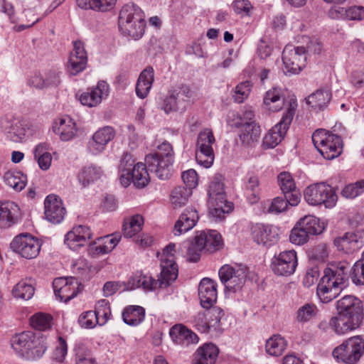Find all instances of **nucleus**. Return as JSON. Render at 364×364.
<instances>
[{"label":"nucleus","mask_w":364,"mask_h":364,"mask_svg":"<svg viewBox=\"0 0 364 364\" xmlns=\"http://www.w3.org/2000/svg\"><path fill=\"white\" fill-rule=\"evenodd\" d=\"M337 316L332 317L330 326L339 335L358 328L362 323L363 304L353 295H346L336 302Z\"/></svg>","instance_id":"nucleus-1"},{"label":"nucleus","mask_w":364,"mask_h":364,"mask_svg":"<svg viewBox=\"0 0 364 364\" xmlns=\"http://www.w3.org/2000/svg\"><path fill=\"white\" fill-rule=\"evenodd\" d=\"M348 272V265L341 262L325 269L316 289L321 302L329 303L340 294L347 285Z\"/></svg>","instance_id":"nucleus-2"},{"label":"nucleus","mask_w":364,"mask_h":364,"mask_svg":"<svg viewBox=\"0 0 364 364\" xmlns=\"http://www.w3.org/2000/svg\"><path fill=\"white\" fill-rule=\"evenodd\" d=\"M12 348L21 358L36 360L43 357L48 348L46 337L41 333L23 331L11 339Z\"/></svg>","instance_id":"nucleus-3"},{"label":"nucleus","mask_w":364,"mask_h":364,"mask_svg":"<svg viewBox=\"0 0 364 364\" xmlns=\"http://www.w3.org/2000/svg\"><path fill=\"white\" fill-rule=\"evenodd\" d=\"M144 13L136 4L128 3L122 6L119 16V28L124 36L134 40L144 33L146 22Z\"/></svg>","instance_id":"nucleus-4"},{"label":"nucleus","mask_w":364,"mask_h":364,"mask_svg":"<svg viewBox=\"0 0 364 364\" xmlns=\"http://www.w3.org/2000/svg\"><path fill=\"white\" fill-rule=\"evenodd\" d=\"M223 245L221 235L216 230L202 231L197 234L194 240L189 242L187 246L188 259L196 262L200 258L203 250L213 252Z\"/></svg>","instance_id":"nucleus-5"},{"label":"nucleus","mask_w":364,"mask_h":364,"mask_svg":"<svg viewBox=\"0 0 364 364\" xmlns=\"http://www.w3.org/2000/svg\"><path fill=\"white\" fill-rule=\"evenodd\" d=\"M312 141L318 151L328 160L339 156L343 151L341 136L325 129L316 130L312 134Z\"/></svg>","instance_id":"nucleus-6"},{"label":"nucleus","mask_w":364,"mask_h":364,"mask_svg":"<svg viewBox=\"0 0 364 364\" xmlns=\"http://www.w3.org/2000/svg\"><path fill=\"white\" fill-rule=\"evenodd\" d=\"M288 107L284 113L281 120L265 134L262 140V146L264 149H273L284 139L289 125L294 118L297 108V101L291 98L288 102Z\"/></svg>","instance_id":"nucleus-7"},{"label":"nucleus","mask_w":364,"mask_h":364,"mask_svg":"<svg viewBox=\"0 0 364 364\" xmlns=\"http://www.w3.org/2000/svg\"><path fill=\"white\" fill-rule=\"evenodd\" d=\"M304 197L310 205H323L327 208L334 207L338 199L334 188L326 183H317L309 186L304 190Z\"/></svg>","instance_id":"nucleus-8"},{"label":"nucleus","mask_w":364,"mask_h":364,"mask_svg":"<svg viewBox=\"0 0 364 364\" xmlns=\"http://www.w3.org/2000/svg\"><path fill=\"white\" fill-rule=\"evenodd\" d=\"M218 274L225 287V294L237 293L242 290L245 284L247 268L242 264H225L220 268Z\"/></svg>","instance_id":"nucleus-9"},{"label":"nucleus","mask_w":364,"mask_h":364,"mask_svg":"<svg viewBox=\"0 0 364 364\" xmlns=\"http://www.w3.org/2000/svg\"><path fill=\"white\" fill-rule=\"evenodd\" d=\"M332 354L338 361L355 364L364 355V338L359 336L351 337L335 348Z\"/></svg>","instance_id":"nucleus-10"},{"label":"nucleus","mask_w":364,"mask_h":364,"mask_svg":"<svg viewBox=\"0 0 364 364\" xmlns=\"http://www.w3.org/2000/svg\"><path fill=\"white\" fill-rule=\"evenodd\" d=\"M306 58L304 47L287 45L282 52L284 73L287 75L299 74L306 67Z\"/></svg>","instance_id":"nucleus-11"},{"label":"nucleus","mask_w":364,"mask_h":364,"mask_svg":"<svg viewBox=\"0 0 364 364\" xmlns=\"http://www.w3.org/2000/svg\"><path fill=\"white\" fill-rule=\"evenodd\" d=\"M41 246V241L29 233L18 235L10 244L11 249L14 252L27 259L37 257Z\"/></svg>","instance_id":"nucleus-12"},{"label":"nucleus","mask_w":364,"mask_h":364,"mask_svg":"<svg viewBox=\"0 0 364 364\" xmlns=\"http://www.w3.org/2000/svg\"><path fill=\"white\" fill-rule=\"evenodd\" d=\"M214 142L215 137L210 129H205L198 134L196 159L198 164L205 168H209L213 165L215 156L212 146Z\"/></svg>","instance_id":"nucleus-13"},{"label":"nucleus","mask_w":364,"mask_h":364,"mask_svg":"<svg viewBox=\"0 0 364 364\" xmlns=\"http://www.w3.org/2000/svg\"><path fill=\"white\" fill-rule=\"evenodd\" d=\"M0 127L6 138L13 142H21L26 137L27 124L19 118L8 116L3 117L0 121Z\"/></svg>","instance_id":"nucleus-14"},{"label":"nucleus","mask_w":364,"mask_h":364,"mask_svg":"<svg viewBox=\"0 0 364 364\" xmlns=\"http://www.w3.org/2000/svg\"><path fill=\"white\" fill-rule=\"evenodd\" d=\"M53 287L55 296L65 302L73 299L82 289L78 279L73 277L55 279L53 282Z\"/></svg>","instance_id":"nucleus-15"},{"label":"nucleus","mask_w":364,"mask_h":364,"mask_svg":"<svg viewBox=\"0 0 364 364\" xmlns=\"http://www.w3.org/2000/svg\"><path fill=\"white\" fill-rule=\"evenodd\" d=\"M333 243L339 251L352 254L363 246L364 230H357L346 232L342 236L336 237Z\"/></svg>","instance_id":"nucleus-16"},{"label":"nucleus","mask_w":364,"mask_h":364,"mask_svg":"<svg viewBox=\"0 0 364 364\" xmlns=\"http://www.w3.org/2000/svg\"><path fill=\"white\" fill-rule=\"evenodd\" d=\"M273 272L280 276H289L294 273L297 267L296 252L294 250L282 252L273 259Z\"/></svg>","instance_id":"nucleus-17"},{"label":"nucleus","mask_w":364,"mask_h":364,"mask_svg":"<svg viewBox=\"0 0 364 364\" xmlns=\"http://www.w3.org/2000/svg\"><path fill=\"white\" fill-rule=\"evenodd\" d=\"M115 136V132L112 127L106 126L99 129L92 135L87 144V151L92 155H98L106 148L107 144Z\"/></svg>","instance_id":"nucleus-18"},{"label":"nucleus","mask_w":364,"mask_h":364,"mask_svg":"<svg viewBox=\"0 0 364 364\" xmlns=\"http://www.w3.org/2000/svg\"><path fill=\"white\" fill-rule=\"evenodd\" d=\"M87 55L84 44L80 41L73 43V50L71 52L68 63V71L72 75H76L86 68Z\"/></svg>","instance_id":"nucleus-19"},{"label":"nucleus","mask_w":364,"mask_h":364,"mask_svg":"<svg viewBox=\"0 0 364 364\" xmlns=\"http://www.w3.org/2000/svg\"><path fill=\"white\" fill-rule=\"evenodd\" d=\"M108 94L109 85L105 81H100L96 87L82 93L79 96V100L84 106L96 107L108 96Z\"/></svg>","instance_id":"nucleus-20"},{"label":"nucleus","mask_w":364,"mask_h":364,"mask_svg":"<svg viewBox=\"0 0 364 364\" xmlns=\"http://www.w3.org/2000/svg\"><path fill=\"white\" fill-rule=\"evenodd\" d=\"M45 216L46 219L53 223L62 222L65 215V208L62 200L55 195L48 196L44 201Z\"/></svg>","instance_id":"nucleus-21"},{"label":"nucleus","mask_w":364,"mask_h":364,"mask_svg":"<svg viewBox=\"0 0 364 364\" xmlns=\"http://www.w3.org/2000/svg\"><path fill=\"white\" fill-rule=\"evenodd\" d=\"M145 161L149 171L154 172L159 179L166 180L170 177L173 161L150 154L146 156Z\"/></svg>","instance_id":"nucleus-22"},{"label":"nucleus","mask_w":364,"mask_h":364,"mask_svg":"<svg viewBox=\"0 0 364 364\" xmlns=\"http://www.w3.org/2000/svg\"><path fill=\"white\" fill-rule=\"evenodd\" d=\"M120 240L121 236L119 234L99 237L95 242L90 244L88 252L92 257L107 254L110 252L117 246Z\"/></svg>","instance_id":"nucleus-23"},{"label":"nucleus","mask_w":364,"mask_h":364,"mask_svg":"<svg viewBox=\"0 0 364 364\" xmlns=\"http://www.w3.org/2000/svg\"><path fill=\"white\" fill-rule=\"evenodd\" d=\"M217 285L209 278H203L198 286V296L203 308L208 309L213 306L217 300Z\"/></svg>","instance_id":"nucleus-24"},{"label":"nucleus","mask_w":364,"mask_h":364,"mask_svg":"<svg viewBox=\"0 0 364 364\" xmlns=\"http://www.w3.org/2000/svg\"><path fill=\"white\" fill-rule=\"evenodd\" d=\"M252 237L257 244L271 245L278 240V234L273 227L264 224H255L251 228Z\"/></svg>","instance_id":"nucleus-25"},{"label":"nucleus","mask_w":364,"mask_h":364,"mask_svg":"<svg viewBox=\"0 0 364 364\" xmlns=\"http://www.w3.org/2000/svg\"><path fill=\"white\" fill-rule=\"evenodd\" d=\"M20 208L14 202L0 204V228H8L18 223Z\"/></svg>","instance_id":"nucleus-26"},{"label":"nucleus","mask_w":364,"mask_h":364,"mask_svg":"<svg viewBox=\"0 0 364 364\" xmlns=\"http://www.w3.org/2000/svg\"><path fill=\"white\" fill-rule=\"evenodd\" d=\"M198 218L199 217L196 209L192 208L185 209L175 223L173 234L175 235H180L191 230L196 225Z\"/></svg>","instance_id":"nucleus-27"},{"label":"nucleus","mask_w":364,"mask_h":364,"mask_svg":"<svg viewBox=\"0 0 364 364\" xmlns=\"http://www.w3.org/2000/svg\"><path fill=\"white\" fill-rule=\"evenodd\" d=\"M53 130L60 136L62 141H65L73 139L77 131L75 121L69 116H64L55 121L53 125Z\"/></svg>","instance_id":"nucleus-28"},{"label":"nucleus","mask_w":364,"mask_h":364,"mask_svg":"<svg viewBox=\"0 0 364 364\" xmlns=\"http://www.w3.org/2000/svg\"><path fill=\"white\" fill-rule=\"evenodd\" d=\"M169 335L173 341L181 346H188L198 342V336L182 324L173 326L169 331Z\"/></svg>","instance_id":"nucleus-29"},{"label":"nucleus","mask_w":364,"mask_h":364,"mask_svg":"<svg viewBox=\"0 0 364 364\" xmlns=\"http://www.w3.org/2000/svg\"><path fill=\"white\" fill-rule=\"evenodd\" d=\"M160 261L159 287L163 288L170 285L177 278L178 269L177 264L171 257L169 259H160Z\"/></svg>","instance_id":"nucleus-30"},{"label":"nucleus","mask_w":364,"mask_h":364,"mask_svg":"<svg viewBox=\"0 0 364 364\" xmlns=\"http://www.w3.org/2000/svg\"><path fill=\"white\" fill-rule=\"evenodd\" d=\"M234 125L237 127H241L239 138L243 145L250 146L258 141L261 129L255 122H246L244 124L235 122Z\"/></svg>","instance_id":"nucleus-31"},{"label":"nucleus","mask_w":364,"mask_h":364,"mask_svg":"<svg viewBox=\"0 0 364 364\" xmlns=\"http://www.w3.org/2000/svg\"><path fill=\"white\" fill-rule=\"evenodd\" d=\"M218 347L211 343H204L193 354L192 364H215L218 355Z\"/></svg>","instance_id":"nucleus-32"},{"label":"nucleus","mask_w":364,"mask_h":364,"mask_svg":"<svg viewBox=\"0 0 364 364\" xmlns=\"http://www.w3.org/2000/svg\"><path fill=\"white\" fill-rule=\"evenodd\" d=\"M154 80V71L151 67L144 69L139 75L136 85V94L141 98H145L149 93Z\"/></svg>","instance_id":"nucleus-33"},{"label":"nucleus","mask_w":364,"mask_h":364,"mask_svg":"<svg viewBox=\"0 0 364 364\" xmlns=\"http://www.w3.org/2000/svg\"><path fill=\"white\" fill-rule=\"evenodd\" d=\"M332 18L345 20H362L364 19V7L350 6L347 9L344 7H335L329 12Z\"/></svg>","instance_id":"nucleus-34"},{"label":"nucleus","mask_w":364,"mask_h":364,"mask_svg":"<svg viewBox=\"0 0 364 364\" xmlns=\"http://www.w3.org/2000/svg\"><path fill=\"white\" fill-rule=\"evenodd\" d=\"M263 103L265 108L271 112H278L281 110L285 103L282 90L278 87H273L265 93Z\"/></svg>","instance_id":"nucleus-35"},{"label":"nucleus","mask_w":364,"mask_h":364,"mask_svg":"<svg viewBox=\"0 0 364 364\" xmlns=\"http://www.w3.org/2000/svg\"><path fill=\"white\" fill-rule=\"evenodd\" d=\"M129 289L142 288L145 291H151L159 287V279H154L148 274L136 273L128 283Z\"/></svg>","instance_id":"nucleus-36"},{"label":"nucleus","mask_w":364,"mask_h":364,"mask_svg":"<svg viewBox=\"0 0 364 364\" xmlns=\"http://www.w3.org/2000/svg\"><path fill=\"white\" fill-rule=\"evenodd\" d=\"M331 98V94L327 90L320 89L310 95L306 99V103L316 111L325 109Z\"/></svg>","instance_id":"nucleus-37"},{"label":"nucleus","mask_w":364,"mask_h":364,"mask_svg":"<svg viewBox=\"0 0 364 364\" xmlns=\"http://www.w3.org/2000/svg\"><path fill=\"white\" fill-rule=\"evenodd\" d=\"M287 341L279 334H274L266 341L265 351L271 355L280 356L286 350Z\"/></svg>","instance_id":"nucleus-38"},{"label":"nucleus","mask_w":364,"mask_h":364,"mask_svg":"<svg viewBox=\"0 0 364 364\" xmlns=\"http://www.w3.org/2000/svg\"><path fill=\"white\" fill-rule=\"evenodd\" d=\"M103 171L100 166L90 164L84 166L78 173L77 178L82 186L86 187L100 179Z\"/></svg>","instance_id":"nucleus-39"},{"label":"nucleus","mask_w":364,"mask_h":364,"mask_svg":"<svg viewBox=\"0 0 364 364\" xmlns=\"http://www.w3.org/2000/svg\"><path fill=\"white\" fill-rule=\"evenodd\" d=\"M4 181L16 191H21L26 185L27 176L21 171L9 170L4 173Z\"/></svg>","instance_id":"nucleus-40"},{"label":"nucleus","mask_w":364,"mask_h":364,"mask_svg":"<svg viewBox=\"0 0 364 364\" xmlns=\"http://www.w3.org/2000/svg\"><path fill=\"white\" fill-rule=\"evenodd\" d=\"M145 310L140 306H129L124 309L122 318L124 323L129 326H137L144 319Z\"/></svg>","instance_id":"nucleus-41"},{"label":"nucleus","mask_w":364,"mask_h":364,"mask_svg":"<svg viewBox=\"0 0 364 364\" xmlns=\"http://www.w3.org/2000/svg\"><path fill=\"white\" fill-rule=\"evenodd\" d=\"M208 203H215V201L223 203L226 200L224 191V185L220 177H215L210 182L208 190Z\"/></svg>","instance_id":"nucleus-42"},{"label":"nucleus","mask_w":364,"mask_h":364,"mask_svg":"<svg viewBox=\"0 0 364 364\" xmlns=\"http://www.w3.org/2000/svg\"><path fill=\"white\" fill-rule=\"evenodd\" d=\"M147 165L139 162L134 166L132 173V180L136 188H144L149 182Z\"/></svg>","instance_id":"nucleus-43"},{"label":"nucleus","mask_w":364,"mask_h":364,"mask_svg":"<svg viewBox=\"0 0 364 364\" xmlns=\"http://www.w3.org/2000/svg\"><path fill=\"white\" fill-rule=\"evenodd\" d=\"M299 223L309 236L321 234L324 230L323 223H321L318 218L313 215L304 217L299 220Z\"/></svg>","instance_id":"nucleus-44"},{"label":"nucleus","mask_w":364,"mask_h":364,"mask_svg":"<svg viewBox=\"0 0 364 364\" xmlns=\"http://www.w3.org/2000/svg\"><path fill=\"white\" fill-rule=\"evenodd\" d=\"M144 225V218L140 215H134L124 220L123 224V234L125 237H132L139 232Z\"/></svg>","instance_id":"nucleus-45"},{"label":"nucleus","mask_w":364,"mask_h":364,"mask_svg":"<svg viewBox=\"0 0 364 364\" xmlns=\"http://www.w3.org/2000/svg\"><path fill=\"white\" fill-rule=\"evenodd\" d=\"M318 312V309L314 304L306 303L297 309L295 320L298 323H305L315 318Z\"/></svg>","instance_id":"nucleus-46"},{"label":"nucleus","mask_w":364,"mask_h":364,"mask_svg":"<svg viewBox=\"0 0 364 364\" xmlns=\"http://www.w3.org/2000/svg\"><path fill=\"white\" fill-rule=\"evenodd\" d=\"M30 323L33 328L39 331H46L53 325V317L48 314L36 313L31 317Z\"/></svg>","instance_id":"nucleus-47"},{"label":"nucleus","mask_w":364,"mask_h":364,"mask_svg":"<svg viewBox=\"0 0 364 364\" xmlns=\"http://www.w3.org/2000/svg\"><path fill=\"white\" fill-rule=\"evenodd\" d=\"M34 157L37 160L39 167L43 170H48L52 161L51 154L47 151V146L45 144L37 145L33 151Z\"/></svg>","instance_id":"nucleus-48"},{"label":"nucleus","mask_w":364,"mask_h":364,"mask_svg":"<svg viewBox=\"0 0 364 364\" xmlns=\"http://www.w3.org/2000/svg\"><path fill=\"white\" fill-rule=\"evenodd\" d=\"M209 325L213 332H218L220 330V319L223 316V310L218 306H211L204 311Z\"/></svg>","instance_id":"nucleus-49"},{"label":"nucleus","mask_w":364,"mask_h":364,"mask_svg":"<svg viewBox=\"0 0 364 364\" xmlns=\"http://www.w3.org/2000/svg\"><path fill=\"white\" fill-rule=\"evenodd\" d=\"M181 105H183L181 102V100L178 99L173 90H171L168 95L163 99L161 103H160V108L168 114L171 112L177 111Z\"/></svg>","instance_id":"nucleus-50"},{"label":"nucleus","mask_w":364,"mask_h":364,"mask_svg":"<svg viewBox=\"0 0 364 364\" xmlns=\"http://www.w3.org/2000/svg\"><path fill=\"white\" fill-rule=\"evenodd\" d=\"M93 312L96 314V317L100 321V325L105 324L111 316L109 302L106 299L100 300L96 304L95 309Z\"/></svg>","instance_id":"nucleus-51"},{"label":"nucleus","mask_w":364,"mask_h":364,"mask_svg":"<svg viewBox=\"0 0 364 364\" xmlns=\"http://www.w3.org/2000/svg\"><path fill=\"white\" fill-rule=\"evenodd\" d=\"M12 292L16 298L28 300L34 294V288L31 283H28L26 281H21L14 287Z\"/></svg>","instance_id":"nucleus-52"},{"label":"nucleus","mask_w":364,"mask_h":364,"mask_svg":"<svg viewBox=\"0 0 364 364\" xmlns=\"http://www.w3.org/2000/svg\"><path fill=\"white\" fill-rule=\"evenodd\" d=\"M252 84L249 80L239 83L233 90L232 98L237 103L243 102L249 96Z\"/></svg>","instance_id":"nucleus-53"},{"label":"nucleus","mask_w":364,"mask_h":364,"mask_svg":"<svg viewBox=\"0 0 364 364\" xmlns=\"http://www.w3.org/2000/svg\"><path fill=\"white\" fill-rule=\"evenodd\" d=\"M210 208V214L213 217L221 220L225 217V213H228L232 209V204L225 200L223 203L215 201V203H208Z\"/></svg>","instance_id":"nucleus-54"},{"label":"nucleus","mask_w":364,"mask_h":364,"mask_svg":"<svg viewBox=\"0 0 364 364\" xmlns=\"http://www.w3.org/2000/svg\"><path fill=\"white\" fill-rule=\"evenodd\" d=\"M189 193L187 189L183 186L175 188L171 192V202L174 208H181L184 205L187 201Z\"/></svg>","instance_id":"nucleus-55"},{"label":"nucleus","mask_w":364,"mask_h":364,"mask_svg":"<svg viewBox=\"0 0 364 364\" xmlns=\"http://www.w3.org/2000/svg\"><path fill=\"white\" fill-rule=\"evenodd\" d=\"M277 182L282 193H286L297 188L292 175L288 171L281 172L277 176Z\"/></svg>","instance_id":"nucleus-56"},{"label":"nucleus","mask_w":364,"mask_h":364,"mask_svg":"<svg viewBox=\"0 0 364 364\" xmlns=\"http://www.w3.org/2000/svg\"><path fill=\"white\" fill-rule=\"evenodd\" d=\"M83 236L79 235V232L71 230L65 236V244L73 251H77L80 247L87 244Z\"/></svg>","instance_id":"nucleus-57"},{"label":"nucleus","mask_w":364,"mask_h":364,"mask_svg":"<svg viewBox=\"0 0 364 364\" xmlns=\"http://www.w3.org/2000/svg\"><path fill=\"white\" fill-rule=\"evenodd\" d=\"M364 193V180L346 185L342 190L341 194L346 198H355Z\"/></svg>","instance_id":"nucleus-58"},{"label":"nucleus","mask_w":364,"mask_h":364,"mask_svg":"<svg viewBox=\"0 0 364 364\" xmlns=\"http://www.w3.org/2000/svg\"><path fill=\"white\" fill-rule=\"evenodd\" d=\"M193 326L201 333L213 332L212 328L209 325L208 319L205 316L204 311H200L192 318Z\"/></svg>","instance_id":"nucleus-59"},{"label":"nucleus","mask_w":364,"mask_h":364,"mask_svg":"<svg viewBox=\"0 0 364 364\" xmlns=\"http://www.w3.org/2000/svg\"><path fill=\"white\" fill-rule=\"evenodd\" d=\"M309 238V235L304 229L298 224L291 230L289 240L291 243L301 245L306 243Z\"/></svg>","instance_id":"nucleus-60"},{"label":"nucleus","mask_w":364,"mask_h":364,"mask_svg":"<svg viewBox=\"0 0 364 364\" xmlns=\"http://www.w3.org/2000/svg\"><path fill=\"white\" fill-rule=\"evenodd\" d=\"M78 323L81 327L85 328H92L97 324L100 325V321L93 311H87L82 314L79 316Z\"/></svg>","instance_id":"nucleus-61"},{"label":"nucleus","mask_w":364,"mask_h":364,"mask_svg":"<svg viewBox=\"0 0 364 364\" xmlns=\"http://www.w3.org/2000/svg\"><path fill=\"white\" fill-rule=\"evenodd\" d=\"M75 351L76 364H97L95 358L87 348L78 347Z\"/></svg>","instance_id":"nucleus-62"},{"label":"nucleus","mask_w":364,"mask_h":364,"mask_svg":"<svg viewBox=\"0 0 364 364\" xmlns=\"http://www.w3.org/2000/svg\"><path fill=\"white\" fill-rule=\"evenodd\" d=\"M149 154L156 155V156L164 159H170L171 161H173L174 159L173 147L171 144L166 141L162 142L157 146L156 152Z\"/></svg>","instance_id":"nucleus-63"},{"label":"nucleus","mask_w":364,"mask_h":364,"mask_svg":"<svg viewBox=\"0 0 364 364\" xmlns=\"http://www.w3.org/2000/svg\"><path fill=\"white\" fill-rule=\"evenodd\" d=\"M62 72L56 69H52L45 73L44 80L46 88L56 87L61 82Z\"/></svg>","instance_id":"nucleus-64"}]
</instances>
